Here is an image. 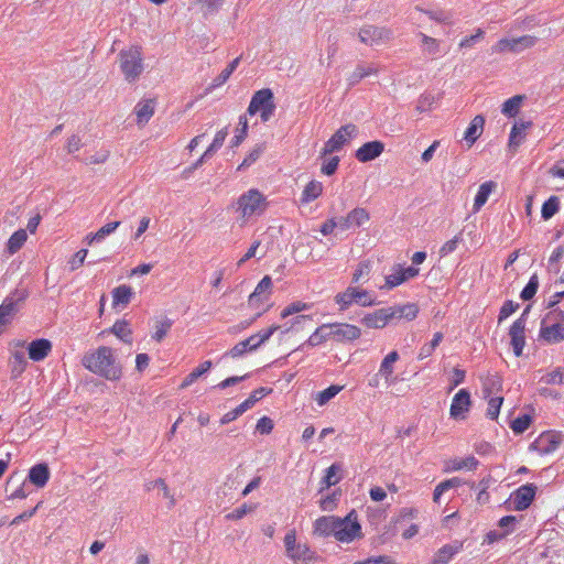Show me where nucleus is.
<instances>
[{"label":"nucleus","mask_w":564,"mask_h":564,"mask_svg":"<svg viewBox=\"0 0 564 564\" xmlns=\"http://www.w3.org/2000/svg\"><path fill=\"white\" fill-rule=\"evenodd\" d=\"M82 365L90 372L110 381H117L122 377V367L108 346L87 351L82 358Z\"/></svg>","instance_id":"f257e3e1"},{"label":"nucleus","mask_w":564,"mask_h":564,"mask_svg":"<svg viewBox=\"0 0 564 564\" xmlns=\"http://www.w3.org/2000/svg\"><path fill=\"white\" fill-rule=\"evenodd\" d=\"M419 313L416 304L406 303L403 305H395L390 307H383L375 311L373 313L366 314L361 323L368 328H383L390 322L394 319L405 318L406 321H413Z\"/></svg>","instance_id":"f03ea898"},{"label":"nucleus","mask_w":564,"mask_h":564,"mask_svg":"<svg viewBox=\"0 0 564 564\" xmlns=\"http://www.w3.org/2000/svg\"><path fill=\"white\" fill-rule=\"evenodd\" d=\"M120 69L128 82H134L143 72L142 47L132 45L119 53Z\"/></svg>","instance_id":"7ed1b4c3"},{"label":"nucleus","mask_w":564,"mask_h":564,"mask_svg":"<svg viewBox=\"0 0 564 564\" xmlns=\"http://www.w3.org/2000/svg\"><path fill=\"white\" fill-rule=\"evenodd\" d=\"M275 109L273 91L270 88H262L252 95L247 113L249 116L260 113L261 121L268 122L274 115Z\"/></svg>","instance_id":"20e7f679"},{"label":"nucleus","mask_w":564,"mask_h":564,"mask_svg":"<svg viewBox=\"0 0 564 564\" xmlns=\"http://www.w3.org/2000/svg\"><path fill=\"white\" fill-rule=\"evenodd\" d=\"M334 301L339 305L340 312L348 310L354 303L360 306H372L376 304V301L368 291L354 286H348L344 292L337 293Z\"/></svg>","instance_id":"39448f33"},{"label":"nucleus","mask_w":564,"mask_h":564,"mask_svg":"<svg viewBox=\"0 0 564 564\" xmlns=\"http://www.w3.org/2000/svg\"><path fill=\"white\" fill-rule=\"evenodd\" d=\"M338 529L335 532V539L343 543H349L361 536V525L358 522V516L351 510L345 518L337 517Z\"/></svg>","instance_id":"423d86ee"},{"label":"nucleus","mask_w":564,"mask_h":564,"mask_svg":"<svg viewBox=\"0 0 564 564\" xmlns=\"http://www.w3.org/2000/svg\"><path fill=\"white\" fill-rule=\"evenodd\" d=\"M267 206L265 197L258 189H249L238 199V210L243 217L261 214Z\"/></svg>","instance_id":"0eeeda50"},{"label":"nucleus","mask_w":564,"mask_h":564,"mask_svg":"<svg viewBox=\"0 0 564 564\" xmlns=\"http://www.w3.org/2000/svg\"><path fill=\"white\" fill-rule=\"evenodd\" d=\"M358 134V128L354 123L341 126L325 143L322 156L332 154L343 149L348 141Z\"/></svg>","instance_id":"6e6552de"},{"label":"nucleus","mask_w":564,"mask_h":564,"mask_svg":"<svg viewBox=\"0 0 564 564\" xmlns=\"http://www.w3.org/2000/svg\"><path fill=\"white\" fill-rule=\"evenodd\" d=\"M538 42V39L532 35H522L519 37H512V39H501L499 40L494 46L492 52L495 53H505V52H511V53H521L525 48H530L534 46Z\"/></svg>","instance_id":"1a4fd4ad"},{"label":"nucleus","mask_w":564,"mask_h":564,"mask_svg":"<svg viewBox=\"0 0 564 564\" xmlns=\"http://www.w3.org/2000/svg\"><path fill=\"white\" fill-rule=\"evenodd\" d=\"M358 37L361 43L372 46L391 40L392 31L388 28L370 24L359 30Z\"/></svg>","instance_id":"9d476101"},{"label":"nucleus","mask_w":564,"mask_h":564,"mask_svg":"<svg viewBox=\"0 0 564 564\" xmlns=\"http://www.w3.org/2000/svg\"><path fill=\"white\" fill-rule=\"evenodd\" d=\"M284 546L286 556L297 561H311L313 558V552L306 544L296 543V534L294 530L289 531L284 536Z\"/></svg>","instance_id":"9b49d317"},{"label":"nucleus","mask_w":564,"mask_h":564,"mask_svg":"<svg viewBox=\"0 0 564 564\" xmlns=\"http://www.w3.org/2000/svg\"><path fill=\"white\" fill-rule=\"evenodd\" d=\"M538 487L534 484H525L514 490L510 500L513 505V509L517 511L527 510L533 502L536 495Z\"/></svg>","instance_id":"f8f14e48"},{"label":"nucleus","mask_w":564,"mask_h":564,"mask_svg":"<svg viewBox=\"0 0 564 564\" xmlns=\"http://www.w3.org/2000/svg\"><path fill=\"white\" fill-rule=\"evenodd\" d=\"M332 339L340 344L351 343L361 336V329L347 323L329 324Z\"/></svg>","instance_id":"ddd939ff"},{"label":"nucleus","mask_w":564,"mask_h":564,"mask_svg":"<svg viewBox=\"0 0 564 564\" xmlns=\"http://www.w3.org/2000/svg\"><path fill=\"white\" fill-rule=\"evenodd\" d=\"M471 406L470 392L467 389H460L454 395L449 409L451 417L454 420H464Z\"/></svg>","instance_id":"4468645a"},{"label":"nucleus","mask_w":564,"mask_h":564,"mask_svg":"<svg viewBox=\"0 0 564 564\" xmlns=\"http://www.w3.org/2000/svg\"><path fill=\"white\" fill-rule=\"evenodd\" d=\"M384 151L383 142L379 140L368 141L364 143L356 152L355 158L361 162H370L382 154Z\"/></svg>","instance_id":"2eb2a0df"},{"label":"nucleus","mask_w":564,"mask_h":564,"mask_svg":"<svg viewBox=\"0 0 564 564\" xmlns=\"http://www.w3.org/2000/svg\"><path fill=\"white\" fill-rule=\"evenodd\" d=\"M522 323L523 319H516L509 328V335L511 338L510 344L517 357L522 355L523 347L525 345V327H523Z\"/></svg>","instance_id":"dca6fc26"},{"label":"nucleus","mask_w":564,"mask_h":564,"mask_svg":"<svg viewBox=\"0 0 564 564\" xmlns=\"http://www.w3.org/2000/svg\"><path fill=\"white\" fill-rule=\"evenodd\" d=\"M561 435L554 432L542 433L534 442L535 448L543 455L553 453L561 444Z\"/></svg>","instance_id":"f3484780"},{"label":"nucleus","mask_w":564,"mask_h":564,"mask_svg":"<svg viewBox=\"0 0 564 564\" xmlns=\"http://www.w3.org/2000/svg\"><path fill=\"white\" fill-rule=\"evenodd\" d=\"M25 299L24 294H20L17 299L8 296L0 305V328L9 325L18 312V302Z\"/></svg>","instance_id":"a211bd4d"},{"label":"nucleus","mask_w":564,"mask_h":564,"mask_svg":"<svg viewBox=\"0 0 564 564\" xmlns=\"http://www.w3.org/2000/svg\"><path fill=\"white\" fill-rule=\"evenodd\" d=\"M272 285L271 276L264 275L256 286L254 291L249 295V306L256 307L264 300H267L271 293Z\"/></svg>","instance_id":"6ab92c4d"},{"label":"nucleus","mask_w":564,"mask_h":564,"mask_svg":"<svg viewBox=\"0 0 564 564\" xmlns=\"http://www.w3.org/2000/svg\"><path fill=\"white\" fill-rule=\"evenodd\" d=\"M52 350V343L45 338L32 340L28 346V354L33 361L43 360Z\"/></svg>","instance_id":"aec40b11"},{"label":"nucleus","mask_w":564,"mask_h":564,"mask_svg":"<svg viewBox=\"0 0 564 564\" xmlns=\"http://www.w3.org/2000/svg\"><path fill=\"white\" fill-rule=\"evenodd\" d=\"M337 517L334 516H323L315 520L314 522V533L321 536H329L334 535L336 529H338Z\"/></svg>","instance_id":"412c9836"},{"label":"nucleus","mask_w":564,"mask_h":564,"mask_svg":"<svg viewBox=\"0 0 564 564\" xmlns=\"http://www.w3.org/2000/svg\"><path fill=\"white\" fill-rule=\"evenodd\" d=\"M540 337L550 344L564 340V326L560 324H547L541 322Z\"/></svg>","instance_id":"4be33fe9"},{"label":"nucleus","mask_w":564,"mask_h":564,"mask_svg":"<svg viewBox=\"0 0 564 564\" xmlns=\"http://www.w3.org/2000/svg\"><path fill=\"white\" fill-rule=\"evenodd\" d=\"M50 468L45 463H39L30 468L28 479L37 488H43L50 479Z\"/></svg>","instance_id":"5701e85b"},{"label":"nucleus","mask_w":564,"mask_h":564,"mask_svg":"<svg viewBox=\"0 0 564 564\" xmlns=\"http://www.w3.org/2000/svg\"><path fill=\"white\" fill-rule=\"evenodd\" d=\"M343 470L341 464L334 463L328 468L325 469V475L319 482L318 494H322L324 490L328 489L330 486L338 484L343 476L338 475Z\"/></svg>","instance_id":"b1692460"},{"label":"nucleus","mask_w":564,"mask_h":564,"mask_svg":"<svg viewBox=\"0 0 564 564\" xmlns=\"http://www.w3.org/2000/svg\"><path fill=\"white\" fill-rule=\"evenodd\" d=\"M485 124V118L481 115H477L470 121L468 128L464 133V140L467 142L468 148H470L476 140L481 135Z\"/></svg>","instance_id":"393cba45"},{"label":"nucleus","mask_w":564,"mask_h":564,"mask_svg":"<svg viewBox=\"0 0 564 564\" xmlns=\"http://www.w3.org/2000/svg\"><path fill=\"white\" fill-rule=\"evenodd\" d=\"M259 348L256 336L251 335L247 339L239 341L230 350L226 351L223 355V358L230 356L232 358H238L243 356L248 351H254Z\"/></svg>","instance_id":"a878e982"},{"label":"nucleus","mask_w":564,"mask_h":564,"mask_svg":"<svg viewBox=\"0 0 564 564\" xmlns=\"http://www.w3.org/2000/svg\"><path fill=\"white\" fill-rule=\"evenodd\" d=\"M463 547L460 542L443 545L434 555L432 564H448Z\"/></svg>","instance_id":"bb28decb"},{"label":"nucleus","mask_w":564,"mask_h":564,"mask_svg":"<svg viewBox=\"0 0 564 564\" xmlns=\"http://www.w3.org/2000/svg\"><path fill=\"white\" fill-rule=\"evenodd\" d=\"M378 68L373 64H358L355 70L347 77V85L349 88L356 86L361 79L377 74Z\"/></svg>","instance_id":"cd10ccee"},{"label":"nucleus","mask_w":564,"mask_h":564,"mask_svg":"<svg viewBox=\"0 0 564 564\" xmlns=\"http://www.w3.org/2000/svg\"><path fill=\"white\" fill-rule=\"evenodd\" d=\"M497 188V183L494 181H487L482 183L475 196L473 212L477 213L487 203L489 195Z\"/></svg>","instance_id":"c85d7f7f"},{"label":"nucleus","mask_w":564,"mask_h":564,"mask_svg":"<svg viewBox=\"0 0 564 564\" xmlns=\"http://www.w3.org/2000/svg\"><path fill=\"white\" fill-rule=\"evenodd\" d=\"M133 296V291L130 285L121 284L112 290V306H127Z\"/></svg>","instance_id":"c756f323"},{"label":"nucleus","mask_w":564,"mask_h":564,"mask_svg":"<svg viewBox=\"0 0 564 564\" xmlns=\"http://www.w3.org/2000/svg\"><path fill=\"white\" fill-rule=\"evenodd\" d=\"M137 115V122L139 126L149 122L154 113V102L152 99L143 100L137 104L134 108Z\"/></svg>","instance_id":"7c9ffc66"},{"label":"nucleus","mask_w":564,"mask_h":564,"mask_svg":"<svg viewBox=\"0 0 564 564\" xmlns=\"http://www.w3.org/2000/svg\"><path fill=\"white\" fill-rule=\"evenodd\" d=\"M113 335H116L120 340L126 344H132V329L130 328V324L126 319L117 321L109 330Z\"/></svg>","instance_id":"2f4dec72"},{"label":"nucleus","mask_w":564,"mask_h":564,"mask_svg":"<svg viewBox=\"0 0 564 564\" xmlns=\"http://www.w3.org/2000/svg\"><path fill=\"white\" fill-rule=\"evenodd\" d=\"M323 193V184L319 181L312 180L303 189L301 196L302 204H308L318 198Z\"/></svg>","instance_id":"473e14b6"},{"label":"nucleus","mask_w":564,"mask_h":564,"mask_svg":"<svg viewBox=\"0 0 564 564\" xmlns=\"http://www.w3.org/2000/svg\"><path fill=\"white\" fill-rule=\"evenodd\" d=\"M532 126L531 121H520L516 122L510 131L509 135V148L516 149L520 145L521 140L524 135V132L528 128Z\"/></svg>","instance_id":"72a5a7b5"},{"label":"nucleus","mask_w":564,"mask_h":564,"mask_svg":"<svg viewBox=\"0 0 564 564\" xmlns=\"http://www.w3.org/2000/svg\"><path fill=\"white\" fill-rule=\"evenodd\" d=\"M327 339H332L330 327L329 324H323L315 329V332L308 337L304 345L315 347L323 344Z\"/></svg>","instance_id":"f704fd0d"},{"label":"nucleus","mask_w":564,"mask_h":564,"mask_svg":"<svg viewBox=\"0 0 564 564\" xmlns=\"http://www.w3.org/2000/svg\"><path fill=\"white\" fill-rule=\"evenodd\" d=\"M400 356L397 350L389 352L381 361L379 375L384 377L386 381H390L393 375V364L399 360Z\"/></svg>","instance_id":"c9c22d12"},{"label":"nucleus","mask_w":564,"mask_h":564,"mask_svg":"<svg viewBox=\"0 0 564 564\" xmlns=\"http://www.w3.org/2000/svg\"><path fill=\"white\" fill-rule=\"evenodd\" d=\"M213 364L210 360H206L202 362L198 367H196L193 371H191L181 383V388L185 389L193 384L199 377L208 372L212 368Z\"/></svg>","instance_id":"e433bc0d"},{"label":"nucleus","mask_w":564,"mask_h":564,"mask_svg":"<svg viewBox=\"0 0 564 564\" xmlns=\"http://www.w3.org/2000/svg\"><path fill=\"white\" fill-rule=\"evenodd\" d=\"M26 239L28 235L24 229H19L15 232H13L7 243L8 252L11 254L18 252L22 248Z\"/></svg>","instance_id":"4c0bfd02"},{"label":"nucleus","mask_w":564,"mask_h":564,"mask_svg":"<svg viewBox=\"0 0 564 564\" xmlns=\"http://www.w3.org/2000/svg\"><path fill=\"white\" fill-rule=\"evenodd\" d=\"M348 220L350 228H356L362 226L370 218L369 213L366 208L356 207L351 212L348 213Z\"/></svg>","instance_id":"58836bf2"},{"label":"nucleus","mask_w":564,"mask_h":564,"mask_svg":"<svg viewBox=\"0 0 564 564\" xmlns=\"http://www.w3.org/2000/svg\"><path fill=\"white\" fill-rule=\"evenodd\" d=\"M522 101H523V96H520V95H516V96L507 99L502 104L501 112L509 118L516 117L520 110Z\"/></svg>","instance_id":"ea45409f"},{"label":"nucleus","mask_w":564,"mask_h":564,"mask_svg":"<svg viewBox=\"0 0 564 564\" xmlns=\"http://www.w3.org/2000/svg\"><path fill=\"white\" fill-rule=\"evenodd\" d=\"M560 209V198L557 196L549 197L542 205L541 216L544 220L551 219Z\"/></svg>","instance_id":"a19ab883"},{"label":"nucleus","mask_w":564,"mask_h":564,"mask_svg":"<svg viewBox=\"0 0 564 564\" xmlns=\"http://www.w3.org/2000/svg\"><path fill=\"white\" fill-rule=\"evenodd\" d=\"M239 62H240V58L237 57L235 58L234 61H231L221 72L220 74L214 78L213 80V87H219L221 85H224L228 78L230 77V75L236 70V68L238 67L239 65Z\"/></svg>","instance_id":"79ce46f5"},{"label":"nucleus","mask_w":564,"mask_h":564,"mask_svg":"<svg viewBox=\"0 0 564 564\" xmlns=\"http://www.w3.org/2000/svg\"><path fill=\"white\" fill-rule=\"evenodd\" d=\"M264 144H257L243 159L241 164L238 166V171H245L249 166H251L264 152Z\"/></svg>","instance_id":"37998d69"},{"label":"nucleus","mask_w":564,"mask_h":564,"mask_svg":"<svg viewBox=\"0 0 564 564\" xmlns=\"http://www.w3.org/2000/svg\"><path fill=\"white\" fill-rule=\"evenodd\" d=\"M250 401H243L234 410L225 413L220 419V424L225 425L238 419L240 415H242L246 411L250 409Z\"/></svg>","instance_id":"c03bdc74"},{"label":"nucleus","mask_w":564,"mask_h":564,"mask_svg":"<svg viewBox=\"0 0 564 564\" xmlns=\"http://www.w3.org/2000/svg\"><path fill=\"white\" fill-rule=\"evenodd\" d=\"M248 134V121L246 115L239 117L238 128L236 134L231 140V148L238 147L242 143Z\"/></svg>","instance_id":"a18cd8bd"},{"label":"nucleus","mask_w":564,"mask_h":564,"mask_svg":"<svg viewBox=\"0 0 564 564\" xmlns=\"http://www.w3.org/2000/svg\"><path fill=\"white\" fill-rule=\"evenodd\" d=\"M340 496V489L334 490L332 494L325 496L319 500V508L323 511H333L337 507Z\"/></svg>","instance_id":"49530a36"},{"label":"nucleus","mask_w":564,"mask_h":564,"mask_svg":"<svg viewBox=\"0 0 564 564\" xmlns=\"http://www.w3.org/2000/svg\"><path fill=\"white\" fill-rule=\"evenodd\" d=\"M341 390V387L332 384L323 391L318 392L315 401L319 406L325 405L328 401L335 398Z\"/></svg>","instance_id":"de8ad7c7"},{"label":"nucleus","mask_w":564,"mask_h":564,"mask_svg":"<svg viewBox=\"0 0 564 564\" xmlns=\"http://www.w3.org/2000/svg\"><path fill=\"white\" fill-rule=\"evenodd\" d=\"M539 289V276L536 273L532 274L527 285L520 293L522 301H530L536 294Z\"/></svg>","instance_id":"09e8293b"},{"label":"nucleus","mask_w":564,"mask_h":564,"mask_svg":"<svg viewBox=\"0 0 564 564\" xmlns=\"http://www.w3.org/2000/svg\"><path fill=\"white\" fill-rule=\"evenodd\" d=\"M417 10L424 12L431 20H434L438 23H452L453 14L451 11H445L442 9L437 10H422L416 8Z\"/></svg>","instance_id":"8fccbe9b"},{"label":"nucleus","mask_w":564,"mask_h":564,"mask_svg":"<svg viewBox=\"0 0 564 564\" xmlns=\"http://www.w3.org/2000/svg\"><path fill=\"white\" fill-rule=\"evenodd\" d=\"M531 423L532 416L529 414H522L510 423V427L514 434H522L530 427Z\"/></svg>","instance_id":"3c124183"},{"label":"nucleus","mask_w":564,"mask_h":564,"mask_svg":"<svg viewBox=\"0 0 564 564\" xmlns=\"http://www.w3.org/2000/svg\"><path fill=\"white\" fill-rule=\"evenodd\" d=\"M405 282V278L404 275H402V273H400V268L399 265L397 264L394 268H393V273L389 274L386 276V285L384 288L387 290H391L402 283ZM383 289V286L381 288Z\"/></svg>","instance_id":"603ef678"},{"label":"nucleus","mask_w":564,"mask_h":564,"mask_svg":"<svg viewBox=\"0 0 564 564\" xmlns=\"http://www.w3.org/2000/svg\"><path fill=\"white\" fill-rule=\"evenodd\" d=\"M419 36L421 37L422 40V46H423V50L430 54V55H435L438 53V50H440V43L434 37H431L424 33H419Z\"/></svg>","instance_id":"864d4df0"},{"label":"nucleus","mask_w":564,"mask_h":564,"mask_svg":"<svg viewBox=\"0 0 564 564\" xmlns=\"http://www.w3.org/2000/svg\"><path fill=\"white\" fill-rule=\"evenodd\" d=\"M120 221H111L98 229L93 237L97 242L102 241L107 236L111 235L119 226Z\"/></svg>","instance_id":"5fc2aeb1"},{"label":"nucleus","mask_w":564,"mask_h":564,"mask_svg":"<svg viewBox=\"0 0 564 564\" xmlns=\"http://www.w3.org/2000/svg\"><path fill=\"white\" fill-rule=\"evenodd\" d=\"M502 402H503L502 397H495V398L489 399L488 408H487V412H486V415L488 419L497 420L499 412H500V408L502 405Z\"/></svg>","instance_id":"6e6d98bb"},{"label":"nucleus","mask_w":564,"mask_h":564,"mask_svg":"<svg viewBox=\"0 0 564 564\" xmlns=\"http://www.w3.org/2000/svg\"><path fill=\"white\" fill-rule=\"evenodd\" d=\"M479 462L474 456H468L463 459H454L453 460V470H459L463 468L475 470L478 466Z\"/></svg>","instance_id":"4d7b16f0"},{"label":"nucleus","mask_w":564,"mask_h":564,"mask_svg":"<svg viewBox=\"0 0 564 564\" xmlns=\"http://www.w3.org/2000/svg\"><path fill=\"white\" fill-rule=\"evenodd\" d=\"M542 323L563 325L564 311L558 307L550 308V312L542 318Z\"/></svg>","instance_id":"13d9d810"},{"label":"nucleus","mask_w":564,"mask_h":564,"mask_svg":"<svg viewBox=\"0 0 564 564\" xmlns=\"http://www.w3.org/2000/svg\"><path fill=\"white\" fill-rule=\"evenodd\" d=\"M371 271V263L370 261H361L358 263L355 272L352 273V283H358L361 278L368 276Z\"/></svg>","instance_id":"bf43d9fd"},{"label":"nucleus","mask_w":564,"mask_h":564,"mask_svg":"<svg viewBox=\"0 0 564 564\" xmlns=\"http://www.w3.org/2000/svg\"><path fill=\"white\" fill-rule=\"evenodd\" d=\"M462 241H463V234L459 232L453 239L448 240L441 247V249H440L441 257H445V256L454 252L457 249L458 243Z\"/></svg>","instance_id":"052dcab7"},{"label":"nucleus","mask_w":564,"mask_h":564,"mask_svg":"<svg viewBox=\"0 0 564 564\" xmlns=\"http://www.w3.org/2000/svg\"><path fill=\"white\" fill-rule=\"evenodd\" d=\"M519 308V304L518 303H514L513 301L511 300H507L500 311H499V315H498V323H501L502 321H505L506 318H508L511 314H513Z\"/></svg>","instance_id":"680f3d73"},{"label":"nucleus","mask_w":564,"mask_h":564,"mask_svg":"<svg viewBox=\"0 0 564 564\" xmlns=\"http://www.w3.org/2000/svg\"><path fill=\"white\" fill-rule=\"evenodd\" d=\"M173 325V321L170 318H165L164 321L160 322L156 325L155 333L153 334L152 338L156 341H161L167 334V332L171 329Z\"/></svg>","instance_id":"e2e57ef3"},{"label":"nucleus","mask_w":564,"mask_h":564,"mask_svg":"<svg viewBox=\"0 0 564 564\" xmlns=\"http://www.w3.org/2000/svg\"><path fill=\"white\" fill-rule=\"evenodd\" d=\"M310 308V305L307 303H303L301 301L293 302L289 304L286 307L283 308L281 313L282 318H286L290 315H293L295 313H300L302 311H305Z\"/></svg>","instance_id":"0e129e2a"},{"label":"nucleus","mask_w":564,"mask_h":564,"mask_svg":"<svg viewBox=\"0 0 564 564\" xmlns=\"http://www.w3.org/2000/svg\"><path fill=\"white\" fill-rule=\"evenodd\" d=\"M540 381L546 384H564V372H562L561 369L557 368L554 371L543 376Z\"/></svg>","instance_id":"69168bd1"},{"label":"nucleus","mask_w":564,"mask_h":564,"mask_svg":"<svg viewBox=\"0 0 564 564\" xmlns=\"http://www.w3.org/2000/svg\"><path fill=\"white\" fill-rule=\"evenodd\" d=\"M273 421L268 416H262L258 420L256 431L262 435L270 434L273 430Z\"/></svg>","instance_id":"338daca9"},{"label":"nucleus","mask_w":564,"mask_h":564,"mask_svg":"<svg viewBox=\"0 0 564 564\" xmlns=\"http://www.w3.org/2000/svg\"><path fill=\"white\" fill-rule=\"evenodd\" d=\"M354 564H395V562L388 555L370 556L364 561L355 562Z\"/></svg>","instance_id":"774afa93"}]
</instances>
